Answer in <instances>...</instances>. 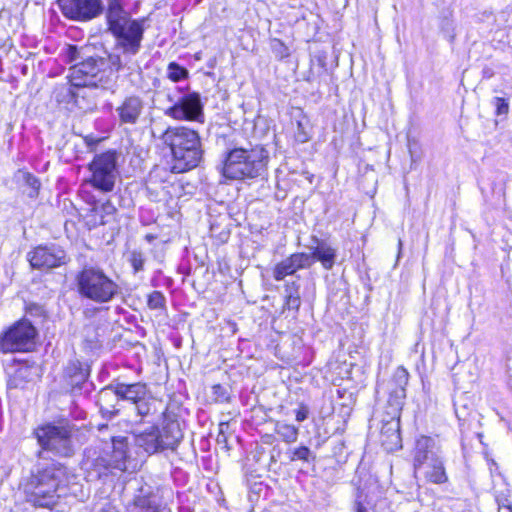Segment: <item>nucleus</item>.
<instances>
[{"mask_svg": "<svg viewBox=\"0 0 512 512\" xmlns=\"http://www.w3.org/2000/svg\"><path fill=\"white\" fill-rule=\"evenodd\" d=\"M68 483L67 468L57 462H38L21 482L27 502L50 508L57 504Z\"/></svg>", "mask_w": 512, "mask_h": 512, "instance_id": "f257e3e1", "label": "nucleus"}, {"mask_svg": "<svg viewBox=\"0 0 512 512\" xmlns=\"http://www.w3.org/2000/svg\"><path fill=\"white\" fill-rule=\"evenodd\" d=\"M89 47L69 46L68 57L74 62L70 68L71 86L67 90L69 102L82 110L91 109L82 105L86 97L85 87L96 86L98 75L108 66L107 59L98 55H90Z\"/></svg>", "mask_w": 512, "mask_h": 512, "instance_id": "f03ea898", "label": "nucleus"}, {"mask_svg": "<svg viewBox=\"0 0 512 512\" xmlns=\"http://www.w3.org/2000/svg\"><path fill=\"white\" fill-rule=\"evenodd\" d=\"M160 139L171 152V172L185 173L200 165L204 149L199 133L186 126L168 127Z\"/></svg>", "mask_w": 512, "mask_h": 512, "instance_id": "7ed1b4c3", "label": "nucleus"}, {"mask_svg": "<svg viewBox=\"0 0 512 512\" xmlns=\"http://www.w3.org/2000/svg\"><path fill=\"white\" fill-rule=\"evenodd\" d=\"M268 162L269 152L263 146L233 148L225 154L222 174L229 180L255 179L265 174Z\"/></svg>", "mask_w": 512, "mask_h": 512, "instance_id": "20e7f679", "label": "nucleus"}, {"mask_svg": "<svg viewBox=\"0 0 512 512\" xmlns=\"http://www.w3.org/2000/svg\"><path fill=\"white\" fill-rule=\"evenodd\" d=\"M78 294L97 304L113 301L121 294V286L99 266L84 265L75 276Z\"/></svg>", "mask_w": 512, "mask_h": 512, "instance_id": "39448f33", "label": "nucleus"}, {"mask_svg": "<svg viewBox=\"0 0 512 512\" xmlns=\"http://www.w3.org/2000/svg\"><path fill=\"white\" fill-rule=\"evenodd\" d=\"M105 17L108 30L115 38L114 46L132 43L139 46L144 37V19H131L122 6L121 0H107Z\"/></svg>", "mask_w": 512, "mask_h": 512, "instance_id": "423d86ee", "label": "nucleus"}, {"mask_svg": "<svg viewBox=\"0 0 512 512\" xmlns=\"http://www.w3.org/2000/svg\"><path fill=\"white\" fill-rule=\"evenodd\" d=\"M183 438L180 424L176 420H167L161 429L151 426L134 436L135 445L143 448L148 454L163 450H175Z\"/></svg>", "mask_w": 512, "mask_h": 512, "instance_id": "0eeeda50", "label": "nucleus"}, {"mask_svg": "<svg viewBox=\"0 0 512 512\" xmlns=\"http://www.w3.org/2000/svg\"><path fill=\"white\" fill-rule=\"evenodd\" d=\"M37 330L26 319L17 321L0 336V350L4 353L31 351Z\"/></svg>", "mask_w": 512, "mask_h": 512, "instance_id": "6e6552de", "label": "nucleus"}, {"mask_svg": "<svg viewBox=\"0 0 512 512\" xmlns=\"http://www.w3.org/2000/svg\"><path fill=\"white\" fill-rule=\"evenodd\" d=\"M39 445L56 455L69 457L74 453L71 429L66 426L45 425L35 430Z\"/></svg>", "mask_w": 512, "mask_h": 512, "instance_id": "1a4fd4ad", "label": "nucleus"}, {"mask_svg": "<svg viewBox=\"0 0 512 512\" xmlns=\"http://www.w3.org/2000/svg\"><path fill=\"white\" fill-rule=\"evenodd\" d=\"M89 170L91 172L90 183L93 187L103 192L112 191L118 176L117 153L107 151L96 155L89 164Z\"/></svg>", "mask_w": 512, "mask_h": 512, "instance_id": "9d476101", "label": "nucleus"}, {"mask_svg": "<svg viewBox=\"0 0 512 512\" xmlns=\"http://www.w3.org/2000/svg\"><path fill=\"white\" fill-rule=\"evenodd\" d=\"M175 100V105L164 109V115L178 121L204 122L203 103L199 93H183L179 99Z\"/></svg>", "mask_w": 512, "mask_h": 512, "instance_id": "9b49d317", "label": "nucleus"}, {"mask_svg": "<svg viewBox=\"0 0 512 512\" xmlns=\"http://www.w3.org/2000/svg\"><path fill=\"white\" fill-rule=\"evenodd\" d=\"M27 259L34 269L50 270L65 265L68 256L65 250L56 245H39L27 254Z\"/></svg>", "mask_w": 512, "mask_h": 512, "instance_id": "f8f14e48", "label": "nucleus"}, {"mask_svg": "<svg viewBox=\"0 0 512 512\" xmlns=\"http://www.w3.org/2000/svg\"><path fill=\"white\" fill-rule=\"evenodd\" d=\"M63 15L71 20L88 21L103 12L101 0H58Z\"/></svg>", "mask_w": 512, "mask_h": 512, "instance_id": "ddd939ff", "label": "nucleus"}, {"mask_svg": "<svg viewBox=\"0 0 512 512\" xmlns=\"http://www.w3.org/2000/svg\"><path fill=\"white\" fill-rule=\"evenodd\" d=\"M141 47L142 45L135 46L132 43L114 46L112 52L108 54V65L116 72L126 70L129 73H133L137 71L140 67L135 57L140 52Z\"/></svg>", "mask_w": 512, "mask_h": 512, "instance_id": "4468645a", "label": "nucleus"}, {"mask_svg": "<svg viewBox=\"0 0 512 512\" xmlns=\"http://www.w3.org/2000/svg\"><path fill=\"white\" fill-rule=\"evenodd\" d=\"M145 109L144 100L137 95L125 97L115 108L120 126H135L139 123Z\"/></svg>", "mask_w": 512, "mask_h": 512, "instance_id": "2eb2a0df", "label": "nucleus"}, {"mask_svg": "<svg viewBox=\"0 0 512 512\" xmlns=\"http://www.w3.org/2000/svg\"><path fill=\"white\" fill-rule=\"evenodd\" d=\"M310 267L311 258L306 253H294L274 266L272 276L276 281H282L286 276Z\"/></svg>", "mask_w": 512, "mask_h": 512, "instance_id": "dca6fc26", "label": "nucleus"}, {"mask_svg": "<svg viewBox=\"0 0 512 512\" xmlns=\"http://www.w3.org/2000/svg\"><path fill=\"white\" fill-rule=\"evenodd\" d=\"M97 404L103 417L111 419L117 416L125 406L118 396L115 384H111L100 390L97 396Z\"/></svg>", "mask_w": 512, "mask_h": 512, "instance_id": "f3484780", "label": "nucleus"}, {"mask_svg": "<svg viewBox=\"0 0 512 512\" xmlns=\"http://www.w3.org/2000/svg\"><path fill=\"white\" fill-rule=\"evenodd\" d=\"M441 457L440 448L436 445L434 439L428 436H421L417 439L414 455L415 470Z\"/></svg>", "mask_w": 512, "mask_h": 512, "instance_id": "a211bd4d", "label": "nucleus"}, {"mask_svg": "<svg viewBox=\"0 0 512 512\" xmlns=\"http://www.w3.org/2000/svg\"><path fill=\"white\" fill-rule=\"evenodd\" d=\"M317 243L316 247H312L311 253H306L307 256L311 258V266L315 263V261H319L323 268L326 270H331L336 261V249L331 247L327 242L321 241L319 242L315 239Z\"/></svg>", "mask_w": 512, "mask_h": 512, "instance_id": "6ab92c4d", "label": "nucleus"}, {"mask_svg": "<svg viewBox=\"0 0 512 512\" xmlns=\"http://www.w3.org/2000/svg\"><path fill=\"white\" fill-rule=\"evenodd\" d=\"M115 388L118 390V396L121 398L122 404L134 405L139 399H143L148 394V388L145 383L136 382L131 384L116 383Z\"/></svg>", "mask_w": 512, "mask_h": 512, "instance_id": "aec40b11", "label": "nucleus"}, {"mask_svg": "<svg viewBox=\"0 0 512 512\" xmlns=\"http://www.w3.org/2000/svg\"><path fill=\"white\" fill-rule=\"evenodd\" d=\"M108 453V459L111 462L113 469L120 471L127 470V459H128V443L126 438L119 437L112 439V450L105 451Z\"/></svg>", "mask_w": 512, "mask_h": 512, "instance_id": "412c9836", "label": "nucleus"}, {"mask_svg": "<svg viewBox=\"0 0 512 512\" xmlns=\"http://www.w3.org/2000/svg\"><path fill=\"white\" fill-rule=\"evenodd\" d=\"M408 380V371L402 366L398 367L393 375V382L396 387L391 390L389 398V401H394L397 410H399L406 397V386L408 384Z\"/></svg>", "mask_w": 512, "mask_h": 512, "instance_id": "4be33fe9", "label": "nucleus"}, {"mask_svg": "<svg viewBox=\"0 0 512 512\" xmlns=\"http://www.w3.org/2000/svg\"><path fill=\"white\" fill-rule=\"evenodd\" d=\"M415 471L422 473L425 479L432 483L441 484L447 481L442 457L434 460L432 463L429 462Z\"/></svg>", "mask_w": 512, "mask_h": 512, "instance_id": "5701e85b", "label": "nucleus"}, {"mask_svg": "<svg viewBox=\"0 0 512 512\" xmlns=\"http://www.w3.org/2000/svg\"><path fill=\"white\" fill-rule=\"evenodd\" d=\"M134 503L145 512H156L160 506L158 497L151 491L150 487H142L140 494L135 497Z\"/></svg>", "mask_w": 512, "mask_h": 512, "instance_id": "b1692460", "label": "nucleus"}, {"mask_svg": "<svg viewBox=\"0 0 512 512\" xmlns=\"http://www.w3.org/2000/svg\"><path fill=\"white\" fill-rule=\"evenodd\" d=\"M381 436L383 444L389 442L392 446H397L400 441V421L399 418L392 417L390 420L384 421L381 428Z\"/></svg>", "mask_w": 512, "mask_h": 512, "instance_id": "393cba45", "label": "nucleus"}, {"mask_svg": "<svg viewBox=\"0 0 512 512\" xmlns=\"http://www.w3.org/2000/svg\"><path fill=\"white\" fill-rule=\"evenodd\" d=\"M299 284L296 281L287 282L285 284V306L289 310H298L301 305V297L299 293Z\"/></svg>", "mask_w": 512, "mask_h": 512, "instance_id": "a878e982", "label": "nucleus"}, {"mask_svg": "<svg viewBox=\"0 0 512 512\" xmlns=\"http://www.w3.org/2000/svg\"><path fill=\"white\" fill-rule=\"evenodd\" d=\"M167 175V171L164 168L156 167L148 175L146 180V190L150 194L158 195L159 189L162 188L164 176Z\"/></svg>", "mask_w": 512, "mask_h": 512, "instance_id": "bb28decb", "label": "nucleus"}, {"mask_svg": "<svg viewBox=\"0 0 512 512\" xmlns=\"http://www.w3.org/2000/svg\"><path fill=\"white\" fill-rule=\"evenodd\" d=\"M274 431L288 444L296 442L299 435L298 427L281 421L276 422Z\"/></svg>", "mask_w": 512, "mask_h": 512, "instance_id": "cd10ccee", "label": "nucleus"}, {"mask_svg": "<svg viewBox=\"0 0 512 512\" xmlns=\"http://www.w3.org/2000/svg\"><path fill=\"white\" fill-rule=\"evenodd\" d=\"M133 406L136 414L141 418L152 415L155 412V400L149 393L143 399H139Z\"/></svg>", "mask_w": 512, "mask_h": 512, "instance_id": "c85d7f7f", "label": "nucleus"}, {"mask_svg": "<svg viewBox=\"0 0 512 512\" xmlns=\"http://www.w3.org/2000/svg\"><path fill=\"white\" fill-rule=\"evenodd\" d=\"M290 461L300 460L306 463L314 462L316 459V455L304 445L298 446L296 448L290 449L288 451Z\"/></svg>", "mask_w": 512, "mask_h": 512, "instance_id": "c756f323", "label": "nucleus"}, {"mask_svg": "<svg viewBox=\"0 0 512 512\" xmlns=\"http://www.w3.org/2000/svg\"><path fill=\"white\" fill-rule=\"evenodd\" d=\"M110 464L111 462L108 459V453L104 452L103 454L95 458L92 462V466L97 474V477L106 475L110 469H113Z\"/></svg>", "mask_w": 512, "mask_h": 512, "instance_id": "7c9ffc66", "label": "nucleus"}, {"mask_svg": "<svg viewBox=\"0 0 512 512\" xmlns=\"http://www.w3.org/2000/svg\"><path fill=\"white\" fill-rule=\"evenodd\" d=\"M168 78L178 82L188 77V70L176 62H171L167 68Z\"/></svg>", "mask_w": 512, "mask_h": 512, "instance_id": "2f4dec72", "label": "nucleus"}, {"mask_svg": "<svg viewBox=\"0 0 512 512\" xmlns=\"http://www.w3.org/2000/svg\"><path fill=\"white\" fill-rule=\"evenodd\" d=\"M73 369L75 370V373L70 375L69 384L71 385L73 392H75V390L81 389V385L86 382L88 375L81 368L73 367Z\"/></svg>", "mask_w": 512, "mask_h": 512, "instance_id": "473e14b6", "label": "nucleus"}, {"mask_svg": "<svg viewBox=\"0 0 512 512\" xmlns=\"http://www.w3.org/2000/svg\"><path fill=\"white\" fill-rule=\"evenodd\" d=\"M25 185L28 187V191L26 192L30 198H35L38 195L40 189V181L32 174L25 173L24 174Z\"/></svg>", "mask_w": 512, "mask_h": 512, "instance_id": "72a5a7b5", "label": "nucleus"}, {"mask_svg": "<svg viewBox=\"0 0 512 512\" xmlns=\"http://www.w3.org/2000/svg\"><path fill=\"white\" fill-rule=\"evenodd\" d=\"M166 299L162 292L160 291H153L149 294L147 305L150 309L156 310V309H162L165 307Z\"/></svg>", "mask_w": 512, "mask_h": 512, "instance_id": "f704fd0d", "label": "nucleus"}, {"mask_svg": "<svg viewBox=\"0 0 512 512\" xmlns=\"http://www.w3.org/2000/svg\"><path fill=\"white\" fill-rule=\"evenodd\" d=\"M129 262L131 263L135 273L142 271L145 262L143 253L136 250L132 251L129 256Z\"/></svg>", "mask_w": 512, "mask_h": 512, "instance_id": "c9c22d12", "label": "nucleus"}, {"mask_svg": "<svg viewBox=\"0 0 512 512\" xmlns=\"http://www.w3.org/2000/svg\"><path fill=\"white\" fill-rule=\"evenodd\" d=\"M494 106L496 108L497 115H504L508 113L509 105L508 102L504 98L495 97L494 98Z\"/></svg>", "mask_w": 512, "mask_h": 512, "instance_id": "e433bc0d", "label": "nucleus"}, {"mask_svg": "<svg viewBox=\"0 0 512 512\" xmlns=\"http://www.w3.org/2000/svg\"><path fill=\"white\" fill-rule=\"evenodd\" d=\"M182 94L183 93L176 87L174 89H168L166 92L167 101L170 103V105H175V99H179L180 95Z\"/></svg>", "mask_w": 512, "mask_h": 512, "instance_id": "4c0bfd02", "label": "nucleus"}, {"mask_svg": "<svg viewBox=\"0 0 512 512\" xmlns=\"http://www.w3.org/2000/svg\"><path fill=\"white\" fill-rule=\"evenodd\" d=\"M298 131L295 134V138L300 143H305L309 140L308 134L304 131L303 125L301 122L297 123Z\"/></svg>", "mask_w": 512, "mask_h": 512, "instance_id": "58836bf2", "label": "nucleus"}, {"mask_svg": "<svg viewBox=\"0 0 512 512\" xmlns=\"http://www.w3.org/2000/svg\"><path fill=\"white\" fill-rule=\"evenodd\" d=\"M101 212L106 216H112L116 212V208L110 201H107L101 206Z\"/></svg>", "mask_w": 512, "mask_h": 512, "instance_id": "ea45409f", "label": "nucleus"}, {"mask_svg": "<svg viewBox=\"0 0 512 512\" xmlns=\"http://www.w3.org/2000/svg\"><path fill=\"white\" fill-rule=\"evenodd\" d=\"M213 393L217 396V400L225 401L227 400V396L225 395V389L221 385L213 386Z\"/></svg>", "mask_w": 512, "mask_h": 512, "instance_id": "a19ab883", "label": "nucleus"}, {"mask_svg": "<svg viewBox=\"0 0 512 512\" xmlns=\"http://www.w3.org/2000/svg\"><path fill=\"white\" fill-rule=\"evenodd\" d=\"M308 414H309V410L307 407L305 406H302L300 409L297 410L296 412V420L298 422H302L304 420L307 419L308 417Z\"/></svg>", "mask_w": 512, "mask_h": 512, "instance_id": "79ce46f5", "label": "nucleus"}, {"mask_svg": "<svg viewBox=\"0 0 512 512\" xmlns=\"http://www.w3.org/2000/svg\"><path fill=\"white\" fill-rule=\"evenodd\" d=\"M224 425H225L224 423H221V424H220V432H219V434H218V436H217V442H218L219 444H221V443H226V442H227L226 435H225V433H224V431H223V426H224Z\"/></svg>", "mask_w": 512, "mask_h": 512, "instance_id": "37998d69", "label": "nucleus"}, {"mask_svg": "<svg viewBox=\"0 0 512 512\" xmlns=\"http://www.w3.org/2000/svg\"><path fill=\"white\" fill-rule=\"evenodd\" d=\"M498 512H512V505L511 504H499L498 506Z\"/></svg>", "mask_w": 512, "mask_h": 512, "instance_id": "c03bdc74", "label": "nucleus"}, {"mask_svg": "<svg viewBox=\"0 0 512 512\" xmlns=\"http://www.w3.org/2000/svg\"><path fill=\"white\" fill-rule=\"evenodd\" d=\"M356 512H367V509L361 502H356Z\"/></svg>", "mask_w": 512, "mask_h": 512, "instance_id": "a18cd8bd", "label": "nucleus"}, {"mask_svg": "<svg viewBox=\"0 0 512 512\" xmlns=\"http://www.w3.org/2000/svg\"><path fill=\"white\" fill-rule=\"evenodd\" d=\"M398 246H399V253H400L401 252V248H402V241L401 240H399Z\"/></svg>", "mask_w": 512, "mask_h": 512, "instance_id": "49530a36", "label": "nucleus"}, {"mask_svg": "<svg viewBox=\"0 0 512 512\" xmlns=\"http://www.w3.org/2000/svg\"><path fill=\"white\" fill-rule=\"evenodd\" d=\"M277 44H278L279 46H281L284 50H286V48L283 46V44H282L280 41H277Z\"/></svg>", "mask_w": 512, "mask_h": 512, "instance_id": "de8ad7c7", "label": "nucleus"}]
</instances>
